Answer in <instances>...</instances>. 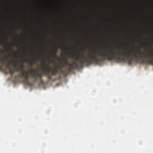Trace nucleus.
I'll use <instances>...</instances> for the list:
<instances>
[{
	"instance_id": "f257e3e1",
	"label": "nucleus",
	"mask_w": 153,
	"mask_h": 153,
	"mask_svg": "<svg viewBox=\"0 0 153 153\" xmlns=\"http://www.w3.org/2000/svg\"><path fill=\"white\" fill-rule=\"evenodd\" d=\"M138 51L141 52L140 49H138L136 52L127 49L126 51L123 50L121 53L117 51H114L111 48H103V50L97 51L93 50L91 52H88L86 56H85L83 52L82 53L80 58L76 57L74 54L70 55V57L72 58H75L76 60L78 59L79 61L80 65L82 67L86 62L88 64H91L94 62H99L100 60H103L107 59L109 61H112L115 59L116 58L118 60H121L123 62L128 61L129 65H131L133 62V59L130 58L129 56L133 55V56L137 60L141 59L143 62V59L140 57V54L138 52Z\"/></svg>"
},
{
	"instance_id": "f03ea898",
	"label": "nucleus",
	"mask_w": 153,
	"mask_h": 153,
	"mask_svg": "<svg viewBox=\"0 0 153 153\" xmlns=\"http://www.w3.org/2000/svg\"><path fill=\"white\" fill-rule=\"evenodd\" d=\"M45 60H44L43 63V73H39V70L37 68L30 69V76L34 79V81L41 80L43 75H45L49 80H53V76L56 75L58 72L57 69H53L50 66L49 64L45 63Z\"/></svg>"
},
{
	"instance_id": "7ed1b4c3",
	"label": "nucleus",
	"mask_w": 153,
	"mask_h": 153,
	"mask_svg": "<svg viewBox=\"0 0 153 153\" xmlns=\"http://www.w3.org/2000/svg\"><path fill=\"white\" fill-rule=\"evenodd\" d=\"M138 52L140 54V57L143 59V62L153 65V51H150L147 53L141 52L140 51Z\"/></svg>"
},
{
	"instance_id": "20e7f679",
	"label": "nucleus",
	"mask_w": 153,
	"mask_h": 153,
	"mask_svg": "<svg viewBox=\"0 0 153 153\" xmlns=\"http://www.w3.org/2000/svg\"><path fill=\"white\" fill-rule=\"evenodd\" d=\"M11 64L12 66L14 67L15 70L16 71H19L20 74H22L23 73H24L25 72L24 69V65L23 64H21L20 65L19 68H18L16 63L15 62H11Z\"/></svg>"
},
{
	"instance_id": "39448f33",
	"label": "nucleus",
	"mask_w": 153,
	"mask_h": 153,
	"mask_svg": "<svg viewBox=\"0 0 153 153\" xmlns=\"http://www.w3.org/2000/svg\"><path fill=\"white\" fill-rule=\"evenodd\" d=\"M27 72H28V71H27ZM20 75L21 77L25 78L24 82L27 85H29V81L30 75L27 73H25V72L24 73H23L22 74H20Z\"/></svg>"
},
{
	"instance_id": "423d86ee",
	"label": "nucleus",
	"mask_w": 153,
	"mask_h": 153,
	"mask_svg": "<svg viewBox=\"0 0 153 153\" xmlns=\"http://www.w3.org/2000/svg\"><path fill=\"white\" fill-rule=\"evenodd\" d=\"M38 57H36L35 59H34L25 60V59H23L22 60V62L23 63L24 62L28 63L30 66H32L33 64L36 63V61L38 60Z\"/></svg>"
},
{
	"instance_id": "0eeeda50",
	"label": "nucleus",
	"mask_w": 153,
	"mask_h": 153,
	"mask_svg": "<svg viewBox=\"0 0 153 153\" xmlns=\"http://www.w3.org/2000/svg\"><path fill=\"white\" fill-rule=\"evenodd\" d=\"M59 48L61 49L62 50H65L64 48L60 46H58L57 47L55 48L53 50L52 54V56L54 58H58V57L57 55V53L58 51V49Z\"/></svg>"
},
{
	"instance_id": "6e6552de",
	"label": "nucleus",
	"mask_w": 153,
	"mask_h": 153,
	"mask_svg": "<svg viewBox=\"0 0 153 153\" xmlns=\"http://www.w3.org/2000/svg\"><path fill=\"white\" fill-rule=\"evenodd\" d=\"M61 62H62L64 65H69L70 64L69 63L67 59L65 57H64V59L62 60H60Z\"/></svg>"
},
{
	"instance_id": "1a4fd4ad",
	"label": "nucleus",
	"mask_w": 153,
	"mask_h": 153,
	"mask_svg": "<svg viewBox=\"0 0 153 153\" xmlns=\"http://www.w3.org/2000/svg\"><path fill=\"white\" fill-rule=\"evenodd\" d=\"M70 65V67L69 68V71H72L75 69L74 65H73L72 63L69 65Z\"/></svg>"
},
{
	"instance_id": "9d476101",
	"label": "nucleus",
	"mask_w": 153,
	"mask_h": 153,
	"mask_svg": "<svg viewBox=\"0 0 153 153\" xmlns=\"http://www.w3.org/2000/svg\"><path fill=\"white\" fill-rule=\"evenodd\" d=\"M70 65V67L69 68V71H72L75 69L74 65H73L72 63L69 65Z\"/></svg>"
},
{
	"instance_id": "9b49d317",
	"label": "nucleus",
	"mask_w": 153,
	"mask_h": 153,
	"mask_svg": "<svg viewBox=\"0 0 153 153\" xmlns=\"http://www.w3.org/2000/svg\"><path fill=\"white\" fill-rule=\"evenodd\" d=\"M73 65H74V68H79V65L78 63L75 62H72Z\"/></svg>"
},
{
	"instance_id": "f8f14e48",
	"label": "nucleus",
	"mask_w": 153,
	"mask_h": 153,
	"mask_svg": "<svg viewBox=\"0 0 153 153\" xmlns=\"http://www.w3.org/2000/svg\"><path fill=\"white\" fill-rule=\"evenodd\" d=\"M2 45H3L4 46H5V48H6V51H9V49L8 48V45H6V44L5 43V42H3L1 44Z\"/></svg>"
},
{
	"instance_id": "ddd939ff",
	"label": "nucleus",
	"mask_w": 153,
	"mask_h": 153,
	"mask_svg": "<svg viewBox=\"0 0 153 153\" xmlns=\"http://www.w3.org/2000/svg\"><path fill=\"white\" fill-rule=\"evenodd\" d=\"M9 70L10 73L11 75H13L15 73V71H16L15 70L14 71L11 68H9Z\"/></svg>"
},
{
	"instance_id": "4468645a",
	"label": "nucleus",
	"mask_w": 153,
	"mask_h": 153,
	"mask_svg": "<svg viewBox=\"0 0 153 153\" xmlns=\"http://www.w3.org/2000/svg\"><path fill=\"white\" fill-rule=\"evenodd\" d=\"M2 68V65L0 66V70H1Z\"/></svg>"
},
{
	"instance_id": "2eb2a0df",
	"label": "nucleus",
	"mask_w": 153,
	"mask_h": 153,
	"mask_svg": "<svg viewBox=\"0 0 153 153\" xmlns=\"http://www.w3.org/2000/svg\"><path fill=\"white\" fill-rule=\"evenodd\" d=\"M1 52L3 53V50H1Z\"/></svg>"
},
{
	"instance_id": "dca6fc26",
	"label": "nucleus",
	"mask_w": 153,
	"mask_h": 153,
	"mask_svg": "<svg viewBox=\"0 0 153 153\" xmlns=\"http://www.w3.org/2000/svg\"><path fill=\"white\" fill-rule=\"evenodd\" d=\"M16 45V44L15 43V45Z\"/></svg>"
},
{
	"instance_id": "f3484780",
	"label": "nucleus",
	"mask_w": 153,
	"mask_h": 153,
	"mask_svg": "<svg viewBox=\"0 0 153 153\" xmlns=\"http://www.w3.org/2000/svg\"><path fill=\"white\" fill-rule=\"evenodd\" d=\"M53 62H54V63H55V61H54V60H53Z\"/></svg>"
}]
</instances>
